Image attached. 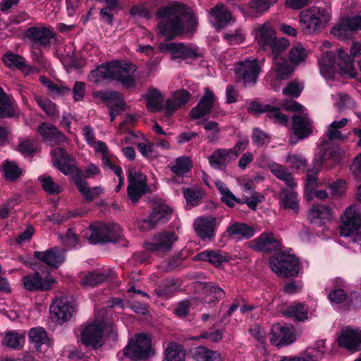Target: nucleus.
<instances>
[{"instance_id": "nucleus-15", "label": "nucleus", "mask_w": 361, "mask_h": 361, "mask_svg": "<svg viewBox=\"0 0 361 361\" xmlns=\"http://www.w3.org/2000/svg\"><path fill=\"white\" fill-rule=\"evenodd\" d=\"M296 340V334L293 326L277 324L274 326L269 341L277 347L292 344Z\"/></svg>"}, {"instance_id": "nucleus-46", "label": "nucleus", "mask_w": 361, "mask_h": 361, "mask_svg": "<svg viewBox=\"0 0 361 361\" xmlns=\"http://www.w3.org/2000/svg\"><path fill=\"white\" fill-rule=\"evenodd\" d=\"M192 166V161L185 156L178 157L173 163L169 165L171 171L178 176L188 173Z\"/></svg>"}, {"instance_id": "nucleus-35", "label": "nucleus", "mask_w": 361, "mask_h": 361, "mask_svg": "<svg viewBox=\"0 0 361 361\" xmlns=\"http://www.w3.org/2000/svg\"><path fill=\"white\" fill-rule=\"evenodd\" d=\"M18 115L17 106L0 87V118H10Z\"/></svg>"}, {"instance_id": "nucleus-37", "label": "nucleus", "mask_w": 361, "mask_h": 361, "mask_svg": "<svg viewBox=\"0 0 361 361\" xmlns=\"http://www.w3.org/2000/svg\"><path fill=\"white\" fill-rule=\"evenodd\" d=\"M276 37V33L269 23L259 25L255 35V39L264 51H267V47Z\"/></svg>"}, {"instance_id": "nucleus-41", "label": "nucleus", "mask_w": 361, "mask_h": 361, "mask_svg": "<svg viewBox=\"0 0 361 361\" xmlns=\"http://www.w3.org/2000/svg\"><path fill=\"white\" fill-rule=\"evenodd\" d=\"M283 314L298 322H304L308 318V309L304 304L297 302L288 306L283 312Z\"/></svg>"}, {"instance_id": "nucleus-8", "label": "nucleus", "mask_w": 361, "mask_h": 361, "mask_svg": "<svg viewBox=\"0 0 361 361\" xmlns=\"http://www.w3.org/2000/svg\"><path fill=\"white\" fill-rule=\"evenodd\" d=\"M261 67L256 59H245L235 65L234 73L236 81L244 87L254 85L257 80Z\"/></svg>"}, {"instance_id": "nucleus-45", "label": "nucleus", "mask_w": 361, "mask_h": 361, "mask_svg": "<svg viewBox=\"0 0 361 361\" xmlns=\"http://www.w3.org/2000/svg\"><path fill=\"white\" fill-rule=\"evenodd\" d=\"M109 274L101 272H90L85 274L81 281V285L85 288H93L104 282Z\"/></svg>"}, {"instance_id": "nucleus-62", "label": "nucleus", "mask_w": 361, "mask_h": 361, "mask_svg": "<svg viewBox=\"0 0 361 361\" xmlns=\"http://www.w3.org/2000/svg\"><path fill=\"white\" fill-rule=\"evenodd\" d=\"M18 150L25 156L31 155L36 151L34 140L30 139L21 140L18 146Z\"/></svg>"}, {"instance_id": "nucleus-26", "label": "nucleus", "mask_w": 361, "mask_h": 361, "mask_svg": "<svg viewBox=\"0 0 361 361\" xmlns=\"http://www.w3.org/2000/svg\"><path fill=\"white\" fill-rule=\"evenodd\" d=\"M338 342L341 347L350 350H357L358 346L361 344V330L350 327L343 329L338 338Z\"/></svg>"}, {"instance_id": "nucleus-34", "label": "nucleus", "mask_w": 361, "mask_h": 361, "mask_svg": "<svg viewBox=\"0 0 361 361\" xmlns=\"http://www.w3.org/2000/svg\"><path fill=\"white\" fill-rule=\"evenodd\" d=\"M142 97L146 100V107L151 112H158L163 109L164 96L154 87L148 89Z\"/></svg>"}, {"instance_id": "nucleus-2", "label": "nucleus", "mask_w": 361, "mask_h": 361, "mask_svg": "<svg viewBox=\"0 0 361 361\" xmlns=\"http://www.w3.org/2000/svg\"><path fill=\"white\" fill-rule=\"evenodd\" d=\"M54 166L66 176H73V181L80 192L88 202L98 197L104 192L101 186L90 188L87 183L82 179V171L77 167L75 160L63 149L56 147L51 152Z\"/></svg>"}, {"instance_id": "nucleus-57", "label": "nucleus", "mask_w": 361, "mask_h": 361, "mask_svg": "<svg viewBox=\"0 0 361 361\" xmlns=\"http://www.w3.org/2000/svg\"><path fill=\"white\" fill-rule=\"evenodd\" d=\"M289 45V42L285 38H275L271 43L270 46L267 47V51H271L273 58L274 56H280L279 54L285 51Z\"/></svg>"}, {"instance_id": "nucleus-38", "label": "nucleus", "mask_w": 361, "mask_h": 361, "mask_svg": "<svg viewBox=\"0 0 361 361\" xmlns=\"http://www.w3.org/2000/svg\"><path fill=\"white\" fill-rule=\"evenodd\" d=\"M190 94L185 90H180L173 93V96L166 101L165 109L168 114H172L180 108L190 99Z\"/></svg>"}, {"instance_id": "nucleus-4", "label": "nucleus", "mask_w": 361, "mask_h": 361, "mask_svg": "<svg viewBox=\"0 0 361 361\" xmlns=\"http://www.w3.org/2000/svg\"><path fill=\"white\" fill-rule=\"evenodd\" d=\"M114 323L106 318L101 320L97 319L88 324L81 332V342L83 345L92 349L100 348L103 343V334L114 331Z\"/></svg>"}, {"instance_id": "nucleus-47", "label": "nucleus", "mask_w": 361, "mask_h": 361, "mask_svg": "<svg viewBox=\"0 0 361 361\" xmlns=\"http://www.w3.org/2000/svg\"><path fill=\"white\" fill-rule=\"evenodd\" d=\"M1 168L5 178L10 181L16 180L23 173L22 169L14 161H6L2 164Z\"/></svg>"}, {"instance_id": "nucleus-10", "label": "nucleus", "mask_w": 361, "mask_h": 361, "mask_svg": "<svg viewBox=\"0 0 361 361\" xmlns=\"http://www.w3.org/2000/svg\"><path fill=\"white\" fill-rule=\"evenodd\" d=\"M92 233L89 238L91 243L116 242L121 236V228L116 224H99L90 226Z\"/></svg>"}, {"instance_id": "nucleus-18", "label": "nucleus", "mask_w": 361, "mask_h": 361, "mask_svg": "<svg viewBox=\"0 0 361 361\" xmlns=\"http://www.w3.org/2000/svg\"><path fill=\"white\" fill-rule=\"evenodd\" d=\"M178 240L173 232L167 231L156 235L152 241L146 244V248L152 252H167L172 249L173 244Z\"/></svg>"}, {"instance_id": "nucleus-1", "label": "nucleus", "mask_w": 361, "mask_h": 361, "mask_svg": "<svg viewBox=\"0 0 361 361\" xmlns=\"http://www.w3.org/2000/svg\"><path fill=\"white\" fill-rule=\"evenodd\" d=\"M159 19L158 27L160 33L168 39L182 34L185 30H192L196 25L195 17L183 4L174 3L161 7L157 11Z\"/></svg>"}, {"instance_id": "nucleus-23", "label": "nucleus", "mask_w": 361, "mask_h": 361, "mask_svg": "<svg viewBox=\"0 0 361 361\" xmlns=\"http://www.w3.org/2000/svg\"><path fill=\"white\" fill-rule=\"evenodd\" d=\"M216 219L211 216L197 218L193 224L194 229L202 240H212L214 235Z\"/></svg>"}, {"instance_id": "nucleus-11", "label": "nucleus", "mask_w": 361, "mask_h": 361, "mask_svg": "<svg viewBox=\"0 0 361 361\" xmlns=\"http://www.w3.org/2000/svg\"><path fill=\"white\" fill-rule=\"evenodd\" d=\"M128 180V195L133 204L137 203L142 196L150 191L147 176L144 173L135 169H129Z\"/></svg>"}, {"instance_id": "nucleus-49", "label": "nucleus", "mask_w": 361, "mask_h": 361, "mask_svg": "<svg viewBox=\"0 0 361 361\" xmlns=\"http://www.w3.org/2000/svg\"><path fill=\"white\" fill-rule=\"evenodd\" d=\"M2 59L6 66L9 68H17L21 71L27 69L25 59L20 55L10 52L4 54Z\"/></svg>"}, {"instance_id": "nucleus-63", "label": "nucleus", "mask_w": 361, "mask_h": 361, "mask_svg": "<svg viewBox=\"0 0 361 361\" xmlns=\"http://www.w3.org/2000/svg\"><path fill=\"white\" fill-rule=\"evenodd\" d=\"M303 87L295 81L290 82L286 87L283 89V94L292 97H298L302 90Z\"/></svg>"}, {"instance_id": "nucleus-59", "label": "nucleus", "mask_w": 361, "mask_h": 361, "mask_svg": "<svg viewBox=\"0 0 361 361\" xmlns=\"http://www.w3.org/2000/svg\"><path fill=\"white\" fill-rule=\"evenodd\" d=\"M183 195L187 202L192 206L198 204L202 197V192L200 190L192 188L185 189Z\"/></svg>"}, {"instance_id": "nucleus-14", "label": "nucleus", "mask_w": 361, "mask_h": 361, "mask_svg": "<svg viewBox=\"0 0 361 361\" xmlns=\"http://www.w3.org/2000/svg\"><path fill=\"white\" fill-rule=\"evenodd\" d=\"M338 65L341 70L347 74L353 76L354 72V59L361 55V43L357 42H352L350 47V53L348 55L343 48L338 49Z\"/></svg>"}, {"instance_id": "nucleus-39", "label": "nucleus", "mask_w": 361, "mask_h": 361, "mask_svg": "<svg viewBox=\"0 0 361 361\" xmlns=\"http://www.w3.org/2000/svg\"><path fill=\"white\" fill-rule=\"evenodd\" d=\"M269 169L277 178L283 181L288 187L294 188L297 185L293 174L288 171L286 166L273 162L269 164Z\"/></svg>"}, {"instance_id": "nucleus-33", "label": "nucleus", "mask_w": 361, "mask_h": 361, "mask_svg": "<svg viewBox=\"0 0 361 361\" xmlns=\"http://www.w3.org/2000/svg\"><path fill=\"white\" fill-rule=\"evenodd\" d=\"M230 256L228 253L221 250H207L195 256V260L209 262V263L219 267L224 262H228Z\"/></svg>"}, {"instance_id": "nucleus-22", "label": "nucleus", "mask_w": 361, "mask_h": 361, "mask_svg": "<svg viewBox=\"0 0 361 361\" xmlns=\"http://www.w3.org/2000/svg\"><path fill=\"white\" fill-rule=\"evenodd\" d=\"M26 36L32 43L45 47L55 38V33L48 27H31L27 29Z\"/></svg>"}, {"instance_id": "nucleus-25", "label": "nucleus", "mask_w": 361, "mask_h": 361, "mask_svg": "<svg viewBox=\"0 0 361 361\" xmlns=\"http://www.w3.org/2000/svg\"><path fill=\"white\" fill-rule=\"evenodd\" d=\"M348 123V120L346 118H342L341 120L334 121L329 124L325 133L322 137V144L323 145H326L331 141L345 140L347 139V136L341 133V129L343 128Z\"/></svg>"}, {"instance_id": "nucleus-21", "label": "nucleus", "mask_w": 361, "mask_h": 361, "mask_svg": "<svg viewBox=\"0 0 361 361\" xmlns=\"http://www.w3.org/2000/svg\"><path fill=\"white\" fill-rule=\"evenodd\" d=\"M358 30H361V16L343 19L332 28L331 33L341 39H345L353 31Z\"/></svg>"}, {"instance_id": "nucleus-13", "label": "nucleus", "mask_w": 361, "mask_h": 361, "mask_svg": "<svg viewBox=\"0 0 361 361\" xmlns=\"http://www.w3.org/2000/svg\"><path fill=\"white\" fill-rule=\"evenodd\" d=\"M249 247L255 251L269 253L281 249V242L271 232H263L249 242Z\"/></svg>"}, {"instance_id": "nucleus-9", "label": "nucleus", "mask_w": 361, "mask_h": 361, "mask_svg": "<svg viewBox=\"0 0 361 361\" xmlns=\"http://www.w3.org/2000/svg\"><path fill=\"white\" fill-rule=\"evenodd\" d=\"M340 233L345 237H361V208L352 204L346 208L340 226Z\"/></svg>"}, {"instance_id": "nucleus-48", "label": "nucleus", "mask_w": 361, "mask_h": 361, "mask_svg": "<svg viewBox=\"0 0 361 361\" xmlns=\"http://www.w3.org/2000/svg\"><path fill=\"white\" fill-rule=\"evenodd\" d=\"M30 341L35 344L37 350L42 345L48 343V336L45 330L42 327L32 328L29 331Z\"/></svg>"}, {"instance_id": "nucleus-61", "label": "nucleus", "mask_w": 361, "mask_h": 361, "mask_svg": "<svg viewBox=\"0 0 361 361\" xmlns=\"http://www.w3.org/2000/svg\"><path fill=\"white\" fill-rule=\"evenodd\" d=\"M337 106L339 110L348 108L352 109L355 106L354 100L346 93L338 92L337 94Z\"/></svg>"}, {"instance_id": "nucleus-58", "label": "nucleus", "mask_w": 361, "mask_h": 361, "mask_svg": "<svg viewBox=\"0 0 361 361\" xmlns=\"http://www.w3.org/2000/svg\"><path fill=\"white\" fill-rule=\"evenodd\" d=\"M267 117L274 123L283 126H286L288 121V117L286 114L281 112L279 109L271 106H270V109L267 112Z\"/></svg>"}, {"instance_id": "nucleus-52", "label": "nucleus", "mask_w": 361, "mask_h": 361, "mask_svg": "<svg viewBox=\"0 0 361 361\" xmlns=\"http://www.w3.org/2000/svg\"><path fill=\"white\" fill-rule=\"evenodd\" d=\"M277 1L278 0H251L249 3V7L252 13L259 16L267 11L271 6Z\"/></svg>"}, {"instance_id": "nucleus-55", "label": "nucleus", "mask_w": 361, "mask_h": 361, "mask_svg": "<svg viewBox=\"0 0 361 361\" xmlns=\"http://www.w3.org/2000/svg\"><path fill=\"white\" fill-rule=\"evenodd\" d=\"M309 216L312 219H328L331 216V211L325 205H314L309 212Z\"/></svg>"}, {"instance_id": "nucleus-28", "label": "nucleus", "mask_w": 361, "mask_h": 361, "mask_svg": "<svg viewBox=\"0 0 361 361\" xmlns=\"http://www.w3.org/2000/svg\"><path fill=\"white\" fill-rule=\"evenodd\" d=\"M38 133L42 140L51 145H56L66 141L67 137L56 127L48 123H42L38 126Z\"/></svg>"}, {"instance_id": "nucleus-12", "label": "nucleus", "mask_w": 361, "mask_h": 361, "mask_svg": "<svg viewBox=\"0 0 361 361\" xmlns=\"http://www.w3.org/2000/svg\"><path fill=\"white\" fill-rule=\"evenodd\" d=\"M159 48L161 51H169L172 56V59H180L195 61L202 56L198 47L192 44L172 42L161 44Z\"/></svg>"}, {"instance_id": "nucleus-27", "label": "nucleus", "mask_w": 361, "mask_h": 361, "mask_svg": "<svg viewBox=\"0 0 361 361\" xmlns=\"http://www.w3.org/2000/svg\"><path fill=\"white\" fill-rule=\"evenodd\" d=\"M338 53L337 56L332 51H327L324 53L321 59L319 60V64L321 73L325 78H330L332 76L336 71H340L341 73H345L341 68L338 65Z\"/></svg>"}, {"instance_id": "nucleus-5", "label": "nucleus", "mask_w": 361, "mask_h": 361, "mask_svg": "<svg viewBox=\"0 0 361 361\" xmlns=\"http://www.w3.org/2000/svg\"><path fill=\"white\" fill-rule=\"evenodd\" d=\"M331 14L328 9L312 6L300 13V23L302 30L307 34H314L328 23Z\"/></svg>"}, {"instance_id": "nucleus-60", "label": "nucleus", "mask_w": 361, "mask_h": 361, "mask_svg": "<svg viewBox=\"0 0 361 361\" xmlns=\"http://www.w3.org/2000/svg\"><path fill=\"white\" fill-rule=\"evenodd\" d=\"M250 140L249 138L246 136H243L239 135L238 139L234 145L233 148L228 149L229 151L233 152L234 155V159L235 160L236 158L239 156V154L245 151L248 145H249Z\"/></svg>"}, {"instance_id": "nucleus-50", "label": "nucleus", "mask_w": 361, "mask_h": 361, "mask_svg": "<svg viewBox=\"0 0 361 361\" xmlns=\"http://www.w3.org/2000/svg\"><path fill=\"white\" fill-rule=\"evenodd\" d=\"M24 342V334H20L18 331H8L6 334L3 341V344L11 348L17 349L18 347L21 346Z\"/></svg>"}, {"instance_id": "nucleus-40", "label": "nucleus", "mask_w": 361, "mask_h": 361, "mask_svg": "<svg viewBox=\"0 0 361 361\" xmlns=\"http://www.w3.org/2000/svg\"><path fill=\"white\" fill-rule=\"evenodd\" d=\"M281 204L287 209H291L295 213L299 211L298 200L297 193L293 188L290 189L283 188L280 193Z\"/></svg>"}, {"instance_id": "nucleus-64", "label": "nucleus", "mask_w": 361, "mask_h": 361, "mask_svg": "<svg viewBox=\"0 0 361 361\" xmlns=\"http://www.w3.org/2000/svg\"><path fill=\"white\" fill-rule=\"evenodd\" d=\"M224 38L231 44H239L244 41L245 34L241 29H237L233 33H225Z\"/></svg>"}, {"instance_id": "nucleus-44", "label": "nucleus", "mask_w": 361, "mask_h": 361, "mask_svg": "<svg viewBox=\"0 0 361 361\" xmlns=\"http://www.w3.org/2000/svg\"><path fill=\"white\" fill-rule=\"evenodd\" d=\"M192 357L196 361H221V355L217 351L200 345L192 350Z\"/></svg>"}, {"instance_id": "nucleus-36", "label": "nucleus", "mask_w": 361, "mask_h": 361, "mask_svg": "<svg viewBox=\"0 0 361 361\" xmlns=\"http://www.w3.org/2000/svg\"><path fill=\"white\" fill-rule=\"evenodd\" d=\"M273 69L276 73L278 79L284 80L292 75L295 66L281 56H274L273 59Z\"/></svg>"}, {"instance_id": "nucleus-7", "label": "nucleus", "mask_w": 361, "mask_h": 361, "mask_svg": "<svg viewBox=\"0 0 361 361\" xmlns=\"http://www.w3.org/2000/svg\"><path fill=\"white\" fill-rule=\"evenodd\" d=\"M271 270L281 277L294 276L299 273V262L295 255L280 253L270 258Z\"/></svg>"}, {"instance_id": "nucleus-20", "label": "nucleus", "mask_w": 361, "mask_h": 361, "mask_svg": "<svg viewBox=\"0 0 361 361\" xmlns=\"http://www.w3.org/2000/svg\"><path fill=\"white\" fill-rule=\"evenodd\" d=\"M24 288L29 291H45L51 288L55 283L52 278H42L38 272L27 274L22 279Z\"/></svg>"}, {"instance_id": "nucleus-29", "label": "nucleus", "mask_w": 361, "mask_h": 361, "mask_svg": "<svg viewBox=\"0 0 361 361\" xmlns=\"http://www.w3.org/2000/svg\"><path fill=\"white\" fill-rule=\"evenodd\" d=\"M34 257L54 268H58L65 259L62 250L56 247L50 248L44 252L35 251L34 252Z\"/></svg>"}, {"instance_id": "nucleus-56", "label": "nucleus", "mask_w": 361, "mask_h": 361, "mask_svg": "<svg viewBox=\"0 0 361 361\" xmlns=\"http://www.w3.org/2000/svg\"><path fill=\"white\" fill-rule=\"evenodd\" d=\"M35 101L38 106L49 116H55L58 115L56 104L47 98L37 96Z\"/></svg>"}, {"instance_id": "nucleus-31", "label": "nucleus", "mask_w": 361, "mask_h": 361, "mask_svg": "<svg viewBox=\"0 0 361 361\" xmlns=\"http://www.w3.org/2000/svg\"><path fill=\"white\" fill-rule=\"evenodd\" d=\"M210 20L214 27L220 29L232 20L231 13L224 4H218L210 10Z\"/></svg>"}, {"instance_id": "nucleus-24", "label": "nucleus", "mask_w": 361, "mask_h": 361, "mask_svg": "<svg viewBox=\"0 0 361 361\" xmlns=\"http://www.w3.org/2000/svg\"><path fill=\"white\" fill-rule=\"evenodd\" d=\"M215 96L209 88L204 89V94L196 106L190 111V116L194 119L200 118L211 113L214 106Z\"/></svg>"}, {"instance_id": "nucleus-32", "label": "nucleus", "mask_w": 361, "mask_h": 361, "mask_svg": "<svg viewBox=\"0 0 361 361\" xmlns=\"http://www.w3.org/2000/svg\"><path fill=\"white\" fill-rule=\"evenodd\" d=\"M345 283L341 278L333 281V287L328 293L329 300L335 304H341L349 299V293L345 288Z\"/></svg>"}, {"instance_id": "nucleus-54", "label": "nucleus", "mask_w": 361, "mask_h": 361, "mask_svg": "<svg viewBox=\"0 0 361 361\" xmlns=\"http://www.w3.org/2000/svg\"><path fill=\"white\" fill-rule=\"evenodd\" d=\"M307 56V51L302 45L293 47L289 52V59L294 65H298L304 61Z\"/></svg>"}, {"instance_id": "nucleus-16", "label": "nucleus", "mask_w": 361, "mask_h": 361, "mask_svg": "<svg viewBox=\"0 0 361 361\" xmlns=\"http://www.w3.org/2000/svg\"><path fill=\"white\" fill-rule=\"evenodd\" d=\"M73 311L74 306L67 298H56L50 306L51 319L59 323L68 320Z\"/></svg>"}, {"instance_id": "nucleus-53", "label": "nucleus", "mask_w": 361, "mask_h": 361, "mask_svg": "<svg viewBox=\"0 0 361 361\" xmlns=\"http://www.w3.org/2000/svg\"><path fill=\"white\" fill-rule=\"evenodd\" d=\"M206 130L207 139L208 142L214 143L219 140L220 128L218 123L212 121H207L203 124Z\"/></svg>"}, {"instance_id": "nucleus-43", "label": "nucleus", "mask_w": 361, "mask_h": 361, "mask_svg": "<svg viewBox=\"0 0 361 361\" xmlns=\"http://www.w3.org/2000/svg\"><path fill=\"white\" fill-rule=\"evenodd\" d=\"M163 361H184L185 352L182 345L176 342H170L164 350Z\"/></svg>"}, {"instance_id": "nucleus-6", "label": "nucleus", "mask_w": 361, "mask_h": 361, "mask_svg": "<svg viewBox=\"0 0 361 361\" xmlns=\"http://www.w3.org/2000/svg\"><path fill=\"white\" fill-rule=\"evenodd\" d=\"M152 352L151 339L145 334L135 335L123 349V354L133 361L145 360Z\"/></svg>"}, {"instance_id": "nucleus-30", "label": "nucleus", "mask_w": 361, "mask_h": 361, "mask_svg": "<svg viewBox=\"0 0 361 361\" xmlns=\"http://www.w3.org/2000/svg\"><path fill=\"white\" fill-rule=\"evenodd\" d=\"M232 153L228 149H218L208 157L209 163L215 169H223L235 160Z\"/></svg>"}, {"instance_id": "nucleus-17", "label": "nucleus", "mask_w": 361, "mask_h": 361, "mask_svg": "<svg viewBox=\"0 0 361 361\" xmlns=\"http://www.w3.org/2000/svg\"><path fill=\"white\" fill-rule=\"evenodd\" d=\"M292 130L297 140H303L313 133V122L307 114H295L292 117Z\"/></svg>"}, {"instance_id": "nucleus-42", "label": "nucleus", "mask_w": 361, "mask_h": 361, "mask_svg": "<svg viewBox=\"0 0 361 361\" xmlns=\"http://www.w3.org/2000/svg\"><path fill=\"white\" fill-rule=\"evenodd\" d=\"M227 232L231 237L248 239L254 235L255 229L245 224L235 223L227 228Z\"/></svg>"}, {"instance_id": "nucleus-19", "label": "nucleus", "mask_w": 361, "mask_h": 361, "mask_svg": "<svg viewBox=\"0 0 361 361\" xmlns=\"http://www.w3.org/2000/svg\"><path fill=\"white\" fill-rule=\"evenodd\" d=\"M172 212L171 208L166 204H157L154 207L150 216L142 221L140 228L146 227L148 230L154 228L159 224L165 223L169 219Z\"/></svg>"}, {"instance_id": "nucleus-51", "label": "nucleus", "mask_w": 361, "mask_h": 361, "mask_svg": "<svg viewBox=\"0 0 361 361\" xmlns=\"http://www.w3.org/2000/svg\"><path fill=\"white\" fill-rule=\"evenodd\" d=\"M43 190L49 195H57L61 192V186L54 181V179L48 175H42L38 178Z\"/></svg>"}, {"instance_id": "nucleus-3", "label": "nucleus", "mask_w": 361, "mask_h": 361, "mask_svg": "<svg viewBox=\"0 0 361 361\" xmlns=\"http://www.w3.org/2000/svg\"><path fill=\"white\" fill-rule=\"evenodd\" d=\"M134 66L125 61H111L102 64L89 74L90 82L99 85L103 80L117 81L127 88L135 86Z\"/></svg>"}]
</instances>
